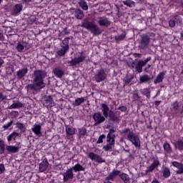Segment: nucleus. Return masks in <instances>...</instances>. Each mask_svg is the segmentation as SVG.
Masks as SVG:
<instances>
[{
  "label": "nucleus",
  "instance_id": "nucleus-55",
  "mask_svg": "<svg viewBox=\"0 0 183 183\" xmlns=\"http://www.w3.org/2000/svg\"><path fill=\"white\" fill-rule=\"evenodd\" d=\"M151 59H152V58L151 56H149L144 60H140V61H142L144 66H145L146 64H148V62H149V61H151Z\"/></svg>",
  "mask_w": 183,
  "mask_h": 183
},
{
  "label": "nucleus",
  "instance_id": "nucleus-54",
  "mask_svg": "<svg viewBox=\"0 0 183 183\" xmlns=\"http://www.w3.org/2000/svg\"><path fill=\"white\" fill-rule=\"evenodd\" d=\"M132 79H134V77H130V78H126V79L124 81V86H127L129 84H131L132 81Z\"/></svg>",
  "mask_w": 183,
  "mask_h": 183
},
{
  "label": "nucleus",
  "instance_id": "nucleus-52",
  "mask_svg": "<svg viewBox=\"0 0 183 183\" xmlns=\"http://www.w3.org/2000/svg\"><path fill=\"white\" fill-rule=\"evenodd\" d=\"M16 49L18 52H23L24 49H25V47L21 44L19 43L16 46Z\"/></svg>",
  "mask_w": 183,
  "mask_h": 183
},
{
  "label": "nucleus",
  "instance_id": "nucleus-45",
  "mask_svg": "<svg viewBox=\"0 0 183 183\" xmlns=\"http://www.w3.org/2000/svg\"><path fill=\"white\" fill-rule=\"evenodd\" d=\"M132 99H134V101H139V99H141V96H139V93H138L137 90L133 91Z\"/></svg>",
  "mask_w": 183,
  "mask_h": 183
},
{
  "label": "nucleus",
  "instance_id": "nucleus-34",
  "mask_svg": "<svg viewBox=\"0 0 183 183\" xmlns=\"http://www.w3.org/2000/svg\"><path fill=\"white\" fill-rule=\"evenodd\" d=\"M127 36V33L124 31L119 36H114V40L118 44V42H121V41H124L125 39V37Z\"/></svg>",
  "mask_w": 183,
  "mask_h": 183
},
{
  "label": "nucleus",
  "instance_id": "nucleus-47",
  "mask_svg": "<svg viewBox=\"0 0 183 183\" xmlns=\"http://www.w3.org/2000/svg\"><path fill=\"white\" fill-rule=\"evenodd\" d=\"M86 135V129L84 127H82L81 129H79V138H84Z\"/></svg>",
  "mask_w": 183,
  "mask_h": 183
},
{
  "label": "nucleus",
  "instance_id": "nucleus-18",
  "mask_svg": "<svg viewBox=\"0 0 183 183\" xmlns=\"http://www.w3.org/2000/svg\"><path fill=\"white\" fill-rule=\"evenodd\" d=\"M76 129L74 128L72 126H66V135L67 139H71L75 135Z\"/></svg>",
  "mask_w": 183,
  "mask_h": 183
},
{
  "label": "nucleus",
  "instance_id": "nucleus-39",
  "mask_svg": "<svg viewBox=\"0 0 183 183\" xmlns=\"http://www.w3.org/2000/svg\"><path fill=\"white\" fill-rule=\"evenodd\" d=\"M141 94H142V95H144L145 97H147V99H151V92L149 91V89L145 88L143 89L140 91Z\"/></svg>",
  "mask_w": 183,
  "mask_h": 183
},
{
  "label": "nucleus",
  "instance_id": "nucleus-28",
  "mask_svg": "<svg viewBox=\"0 0 183 183\" xmlns=\"http://www.w3.org/2000/svg\"><path fill=\"white\" fill-rule=\"evenodd\" d=\"M165 76V73L164 72H160L159 74L157 76L156 79L154 80V84H161L162 81H164V76Z\"/></svg>",
  "mask_w": 183,
  "mask_h": 183
},
{
  "label": "nucleus",
  "instance_id": "nucleus-27",
  "mask_svg": "<svg viewBox=\"0 0 183 183\" xmlns=\"http://www.w3.org/2000/svg\"><path fill=\"white\" fill-rule=\"evenodd\" d=\"M70 169H72V171H74V172H81V171H85V167H82V165H81L79 163H76Z\"/></svg>",
  "mask_w": 183,
  "mask_h": 183
},
{
  "label": "nucleus",
  "instance_id": "nucleus-30",
  "mask_svg": "<svg viewBox=\"0 0 183 183\" xmlns=\"http://www.w3.org/2000/svg\"><path fill=\"white\" fill-rule=\"evenodd\" d=\"M163 149H164L165 152H167V154H172V147H171V144L168 143V142H165L164 143Z\"/></svg>",
  "mask_w": 183,
  "mask_h": 183
},
{
  "label": "nucleus",
  "instance_id": "nucleus-13",
  "mask_svg": "<svg viewBox=\"0 0 183 183\" xmlns=\"http://www.w3.org/2000/svg\"><path fill=\"white\" fill-rule=\"evenodd\" d=\"M159 165V159H158V158L154 159L152 164L145 170V173L149 174V172H152V171H154L155 168H158Z\"/></svg>",
  "mask_w": 183,
  "mask_h": 183
},
{
  "label": "nucleus",
  "instance_id": "nucleus-58",
  "mask_svg": "<svg viewBox=\"0 0 183 183\" xmlns=\"http://www.w3.org/2000/svg\"><path fill=\"white\" fill-rule=\"evenodd\" d=\"M90 18L92 20H89V18H88L86 21V24H92L94 22V20H92L94 18V15L91 16Z\"/></svg>",
  "mask_w": 183,
  "mask_h": 183
},
{
  "label": "nucleus",
  "instance_id": "nucleus-59",
  "mask_svg": "<svg viewBox=\"0 0 183 183\" xmlns=\"http://www.w3.org/2000/svg\"><path fill=\"white\" fill-rule=\"evenodd\" d=\"M118 109H119V111H122V112H125L127 111V107L122 106V107H119Z\"/></svg>",
  "mask_w": 183,
  "mask_h": 183
},
{
  "label": "nucleus",
  "instance_id": "nucleus-24",
  "mask_svg": "<svg viewBox=\"0 0 183 183\" xmlns=\"http://www.w3.org/2000/svg\"><path fill=\"white\" fill-rule=\"evenodd\" d=\"M132 68L135 66V69L138 72V74H141V72H142V68H144V65L142 64L141 60H139V61L136 64L135 62L132 63Z\"/></svg>",
  "mask_w": 183,
  "mask_h": 183
},
{
  "label": "nucleus",
  "instance_id": "nucleus-19",
  "mask_svg": "<svg viewBox=\"0 0 183 183\" xmlns=\"http://www.w3.org/2000/svg\"><path fill=\"white\" fill-rule=\"evenodd\" d=\"M42 127L40 124H34L31 128L32 132L36 134V137L41 138L42 137Z\"/></svg>",
  "mask_w": 183,
  "mask_h": 183
},
{
  "label": "nucleus",
  "instance_id": "nucleus-53",
  "mask_svg": "<svg viewBox=\"0 0 183 183\" xmlns=\"http://www.w3.org/2000/svg\"><path fill=\"white\" fill-rule=\"evenodd\" d=\"M10 115L12 118H16L17 117H19V112L18 111H11Z\"/></svg>",
  "mask_w": 183,
  "mask_h": 183
},
{
  "label": "nucleus",
  "instance_id": "nucleus-12",
  "mask_svg": "<svg viewBox=\"0 0 183 183\" xmlns=\"http://www.w3.org/2000/svg\"><path fill=\"white\" fill-rule=\"evenodd\" d=\"M122 172L118 169H114L112 172L105 178V181H115V178H117V177H120Z\"/></svg>",
  "mask_w": 183,
  "mask_h": 183
},
{
  "label": "nucleus",
  "instance_id": "nucleus-3",
  "mask_svg": "<svg viewBox=\"0 0 183 183\" xmlns=\"http://www.w3.org/2000/svg\"><path fill=\"white\" fill-rule=\"evenodd\" d=\"M122 134H124V135L127 134L128 141H129L135 148L138 149L141 148V139L139 138V135L134 133L129 128L123 129Z\"/></svg>",
  "mask_w": 183,
  "mask_h": 183
},
{
  "label": "nucleus",
  "instance_id": "nucleus-38",
  "mask_svg": "<svg viewBox=\"0 0 183 183\" xmlns=\"http://www.w3.org/2000/svg\"><path fill=\"white\" fill-rule=\"evenodd\" d=\"M78 5H79V6H81V9H83V11H88V4H86V1H85V0H80L78 2Z\"/></svg>",
  "mask_w": 183,
  "mask_h": 183
},
{
  "label": "nucleus",
  "instance_id": "nucleus-14",
  "mask_svg": "<svg viewBox=\"0 0 183 183\" xmlns=\"http://www.w3.org/2000/svg\"><path fill=\"white\" fill-rule=\"evenodd\" d=\"M115 130L110 129L107 136V142H108V144H115Z\"/></svg>",
  "mask_w": 183,
  "mask_h": 183
},
{
  "label": "nucleus",
  "instance_id": "nucleus-17",
  "mask_svg": "<svg viewBox=\"0 0 183 183\" xmlns=\"http://www.w3.org/2000/svg\"><path fill=\"white\" fill-rule=\"evenodd\" d=\"M24 8V6H22V4H17L15 6H14L13 9L11 11V15L13 16H18L22 12V9Z\"/></svg>",
  "mask_w": 183,
  "mask_h": 183
},
{
  "label": "nucleus",
  "instance_id": "nucleus-9",
  "mask_svg": "<svg viewBox=\"0 0 183 183\" xmlns=\"http://www.w3.org/2000/svg\"><path fill=\"white\" fill-rule=\"evenodd\" d=\"M42 104L44 107L47 108V109L52 108V107H54V99L52 98V96H44Z\"/></svg>",
  "mask_w": 183,
  "mask_h": 183
},
{
  "label": "nucleus",
  "instance_id": "nucleus-32",
  "mask_svg": "<svg viewBox=\"0 0 183 183\" xmlns=\"http://www.w3.org/2000/svg\"><path fill=\"white\" fill-rule=\"evenodd\" d=\"M16 128H17V129H20L21 134H24V132L26 131V127H25V124L19 122H17L16 123Z\"/></svg>",
  "mask_w": 183,
  "mask_h": 183
},
{
  "label": "nucleus",
  "instance_id": "nucleus-60",
  "mask_svg": "<svg viewBox=\"0 0 183 183\" xmlns=\"http://www.w3.org/2000/svg\"><path fill=\"white\" fill-rule=\"evenodd\" d=\"M0 99H1V101H4V100L6 99V96H4V94L1 92H0Z\"/></svg>",
  "mask_w": 183,
  "mask_h": 183
},
{
  "label": "nucleus",
  "instance_id": "nucleus-22",
  "mask_svg": "<svg viewBox=\"0 0 183 183\" xmlns=\"http://www.w3.org/2000/svg\"><path fill=\"white\" fill-rule=\"evenodd\" d=\"M28 74V68L24 67L16 71V76L18 79H22Z\"/></svg>",
  "mask_w": 183,
  "mask_h": 183
},
{
  "label": "nucleus",
  "instance_id": "nucleus-11",
  "mask_svg": "<svg viewBox=\"0 0 183 183\" xmlns=\"http://www.w3.org/2000/svg\"><path fill=\"white\" fill-rule=\"evenodd\" d=\"M86 59V56H85V55H81L79 56H76L69 61L70 66H76V65L81 64V62H84V59Z\"/></svg>",
  "mask_w": 183,
  "mask_h": 183
},
{
  "label": "nucleus",
  "instance_id": "nucleus-26",
  "mask_svg": "<svg viewBox=\"0 0 183 183\" xmlns=\"http://www.w3.org/2000/svg\"><path fill=\"white\" fill-rule=\"evenodd\" d=\"M173 167L177 168V171L176 172L177 174H183V164L179 163L178 162H172Z\"/></svg>",
  "mask_w": 183,
  "mask_h": 183
},
{
  "label": "nucleus",
  "instance_id": "nucleus-63",
  "mask_svg": "<svg viewBox=\"0 0 183 183\" xmlns=\"http://www.w3.org/2000/svg\"><path fill=\"white\" fill-rule=\"evenodd\" d=\"M67 29H68V27H64V30H63V32H64L65 34H68Z\"/></svg>",
  "mask_w": 183,
  "mask_h": 183
},
{
  "label": "nucleus",
  "instance_id": "nucleus-1",
  "mask_svg": "<svg viewBox=\"0 0 183 183\" xmlns=\"http://www.w3.org/2000/svg\"><path fill=\"white\" fill-rule=\"evenodd\" d=\"M33 84L26 86L27 91H41L46 86L44 79L46 78V72L44 70H36L33 73Z\"/></svg>",
  "mask_w": 183,
  "mask_h": 183
},
{
  "label": "nucleus",
  "instance_id": "nucleus-31",
  "mask_svg": "<svg viewBox=\"0 0 183 183\" xmlns=\"http://www.w3.org/2000/svg\"><path fill=\"white\" fill-rule=\"evenodd\" d=\"M162 174L164 178H169V177H171V170H169V167H163Z\"/></svg>",
  "mask_w": 183,
  "mask_h": 183
},
{
  "label": "nucleus",
  "instance_id": "nucleus-8",
  "mask_svg": "<svg viewBox=\"0 0 183 183\" xmlns=\"http://www.w3.org/2000/svg\"><path fill=\"white\" fill-rule=\"evenodd\" d=\"M171 144L174 147V149L179 151L180 152H182L183 151V137H180L177 139H172Z\"/></svg>",
  "mask_w": 183,
  "mask_h": 183
},
{
  "label": "nucleus",
  "instance_id": "nucleus-37",
  "mask_svg": "<svg viewBox=\"0 0 183 183\" xmlns=\"http://www.w3.org/2000/svg\"><path fill=\"white\" fill-rule=\"evenodd\" d=\"M85 98L84 97H79L76 98L74 101V103L73 104V105L74 107H79V105H81V104H84L85 102Z\"/></svg>",
  "mask_w": 183,
  "mask_h": 183
},
{
  "label": "nucleus",
  "instance_id": "nucleus-2",
  "mask_svg": "<svg viewBox=\"0 0 183 183\" xmlns=\"http://www.w3.org/2000/svg\"><path fill=\"white\" fill-rule=\"evenodd\" d=\"M102 112H97L93 114V119L94 121V125H100L105 122V119L108 118V112H109V107L107 106V104L103 103L101 104Z\"/></svg>",
  "mask_w": 183,
  "mask_h": 183
},
{
  "label": "nucleus",
  "instance_id": "nucleus-43",
  "mask_svg": "<svg viewBox=\"0 0 183 183\" xmlns=\"http://www.w3.org/2000/svg\"><path fill=\"white\" fill-rule=\"evenodd\" d=\"M123 4L129 8H132V6H135V1L132 0H126L123 1Z\"/></svg>",
  "mask_w": 183,
  "mask_h": 183
},
{
  "label": "nucleus",
  "instance_id": "nucleus-25",
  "mask_svg": "<svg viewBox=\"0 0 183 183\" xmlns=\"http://www.w3.org/2000/svg\"><path fill=\"white\" fill-rule=\"evenodd\" d=\"M6 149L11 154H16L19 152V147H18L17 146H14V145L6 146Z\"/></svg>",
  "mask_w": 183,
  "mask_h": 183
},
{
  "label": "nucleus",
  "instance_id": "nucleus-46",
  "mask_svg": "<svg viewBox=\"0 0 183 183\" xmlns=\"http://www.w3.org/2000/svg\"><path fill=\"white\" fill-rule=\"evenodd\" d=\"M5 142L0 139V154H5Z\"/></svg>",
  "mask_w": 183,
  "mask_h": 183
},
{
  "label": "nucleus",
  "instance_id": "nucleus-61",
  "mask_svg": "<svg viewBox=\"0 0 183 183\" xmlns=\"http://www.w3.org/2000/svg\"><path fill=\"white\" fill-rule=\"evenodd\" d=\"M161 102H162V101H155L154 102L155 107H159V105L161 104Z\"/></svg>",
  "mask_w": 183,
  "mask_h": 183
},
{
  "label": "nucleus",
  "instance_id": "nucleus-35",
  "mask_svg": "<svg viewBox=\"0 0 183 183\" xmlns=\"http://www.w3.org/2000/svg\"><path fill=\"white\" fill-rule=\"evenodd\" d=\"M74 16L77 19H82V18H84V11L81 9H76L74 11Z\"/></svg>",
  "mask_w": 183,
  "mask_h": 183
},
{
  "label": "nucleus",
  "instance_id": "nucleus-4",
  "mask_svg": "<svg viewBox=\"0 0 183 183\" xmlns=\"http://www.w3.org/2000/svg\"><path fill=\"white\" fill-rule=\"evenodd\" d=\"M70 37H66L60 44L61 49H59L56 54L59 56H64L65 54L69 51V40Z\"/></svg>",
  "mask_w": 183,
  "mask_h": 183
},
{
  "label": "nucleus",
  "instance_id": "nucleus-23",
  "mask_svg": "<svg viewBox=\"0 0 183 183\" xmlns=\"http://www.w3.org/2000/svg\"><path fill=\"white\" fill-rule=\"evenodd\" d=\"M53 74L56 78H62V76H64V71L62 69L56 67L53 69Z\"/></svg>",
  "mask_w": 183,
  "mask_h": 183
},
{
  "label": "nucleus",
  "instance_id": "nucleus-49",
  "mask_svg": "<svg viewBox=\"0 0 183 183\" xmlns=\"http://www.w3.org/2000/svg\"><path fill=\"white\" fill-rule=\"evenodd\" d=\"M12 124H14V120H11L7 124H5L3 125V129L4 131H6V129H9L11 127H12Z\"/></svg>",
  "mask_w": 183,
  "mask_h": 183
},
{
  "label": "nucleus",
  "instance_id": "nucleus-7",
  "mask_svg": "<svg viewBox=\"0 0 183 183\" xmlns=\"http://www.w3.org/2000/svg\"><path fill=\"white\" fill-rule=\"evenodd\" d=\"M151 41V37L147 34L142 35L140 42L139 44V49H145Z\"/></svg>",
  "mask_w": 183,
  "mask_h": 183
},
{
  "label": "nucleus",
  "instance_id": "nucleus-64",
  "mask_svg": "<svg viewBox=\"0 0 183 183\" xmlns=\"http://www.w3.org/2000/svg\"><path fill=\"white\" fill-rule=\"evenodd\" d=\"M152 183H159V181H158V179H154L152 180Z\"/></svg>",
  "mask_w": 183,
  "mask_h": 183
},
{
  "label": "nucleus",
  "instance_id": "nucleus-21",
  "mask_svg": "<svg viewBox=\"0 0 183 183\" xmlns=\"http://www.w3.org/2000/svg\"><path fill=\"white\" fill-rule=\"evenodd\" d=\"M21 133L14 130L9 135L6 137L7 142H11V141H16V138L20 137Z\"/></svg>",
  "mask_w": 183,
  "mask_h": 183
},
{
  "label": "nucleus",
  "instance_id": "nucleus-40",
  "mask_svg": "<svg viewBox=\"0 0 183 183\" xmlns=\"http://www.w3.org/2000/svg\"><path fill=\"white\" fill-rule=\"evenodd\" d=\"M14 72H15V66H14V65L11 64L10 66L6 68V75H12Z\"/></svg>",
  "mask_w": 183,
  "mask_h": 183
},
{
  "label": "nucleus",
  "instance_id": "nucleus-41",
  "mask_svg": "<svg viewBox=\"0 0 183 183\" xmlns=\"http://www.w3.org/2000/svg\"><path fill=\"white\" fill-rule=\"evenodd\" d=\"M22 107H24V104L20 102H17L16 103H13L9 107V109H16L17 108H22Z\"/></svg>",
  "mask_w": 183,
  "mask_h": 183
},
{
  "label": "nucleus",
  "instance_id": "nucleus-44",
  "mask_svg": "<svg viewBox=\"0 0 183 183\" xmlns=\"http://www.w3.org/2000/svg\"><path fill=\"white\" fill-rule=\"evenodd\" d=\"M114 145L115 144H114L112 143H108L107 145L103 147V149L106 152H111V151H112V147H114Z\"/></svg>",
  "mask_w": 183,
  "mask_h": 183
},
{
  "label": "nucleus",
  "instance_id": "nucleus-33",
  "mask_svg": "<svg viewBox=\"0 0 183 183\" xmlns=\"http://www.w3.org/2000/svg\"><path fill=\"white\" fill-rule=\"evenodd\" d=\"M140 84H145L151 81V77L148 74H144L139 76Z\"/></svg>",
  "mask_w": 183,
  "mask_h": 183
},
{
  "label": "nucleus",
  "instance_id": "nucleus-29",
  "mask_svg": "<svg viewBox=\"0 0 183 183\" xmlns=\"http://www.w3.org/2000/svg\"><path fill=\"white\" fill-rule=\"evenodd\" d=\"M119 178H121L122 181L124 183H131V179H129V176L127 174V173L122 172V173H120Z\"/></svg>",
  "mask_w": 183,
  "mask_h": 183
},
{
  "label": "nucleus",
  "instance_id": "nucleus-42",
  "mask_svg": "<svg viewBox=\"0 0 183 183\" xmlns=\"http://www.w3.org/2000/svg\"><path fill=\"white\" fill-rule=\"evenodd\" d=\"M169 24H181V18L179 16H175L169 20Z\"/></svg>",
  "mask_w": 183,
  "mask_h": 183
},
{
  "label": "nucleus",
  "instance_id": "nucleus-10",
  "mask_svg": "<svg viewBox=\"0 0 183 183\" xmlns=\"http://www.w3.org/2000/svg\"><path fill=\"white\" fill-rule=\"evenodd\" d=\"M88 158H89L91 161H94L95 162H98V164H102L105 162V159H103L102 157H101V155L95 154L92 152L89 153Z\"/></svg>",
  "mask_w": 183,
  "mask_h": 183
},
{
  "label": "nucleus",
  "instance_id": "nucleus-36",
  "mask_svg": "<svg viewBox=\"0 0 183 183\" xmlns=\"http://www.w3.org/2000/svg\"><path fill=\"white\" fill-rule=\"evenodd\" d=\"M172 111L174 112V115H177L178 114V109H179V103L178 101H175L172 104Z\"/></svg>",
  "mask_w": 183,
  "mask_h": 183
},
{
  "label": "nucleus",
  "instance_id": "nucleus-20",
  "mask_svg": "<svg viewBox=\"0 0 183 183\" xmlns=\"http://www.w3.org/2000/svg\"><path fill=\"white\" fill-rule=\"evenodd\" d=\"M48 165L49 163L48 162V159L44 158L42 162L39 164V169L40 172H45L46 169H48Z\"/></svg>",
  "mask_w": 183,
  "mask_h": 183
},
{
  "label": "nucleus",
  "instance_id": "nucleus-48",
  "mask_svg": "<svg viewBox=\"0 0 183 183\" xmlns=\"http://www.w3.org/2000/svg\"><path fill=\"white\" fill-rule=\"evenodd\" d=\"M98 24H109V21L107 17H99L97 20Z\"/></svg>",
  "mask_w": 183,
  "mask_h": 183
},
{
  "label": "nucleus",
  "instance_id": "nucleus-16",
  "mask_svg": "<svg viewBox=\"0 0 183 183\" xmlns=\"http://www.w3.org/2000/svg\"><path fill=\"white\" fill-rule=\"evenodd\" d=\"M69 179H74V172L72 169H68L66 172L63 173L64 182H68Z\"/></svg>",
  "mask_w": 183,
  "mask_h": 183
},
{
  "label": "nucleus",
  "instance_id": "nucleus-56",
  "mask_svg": "<svg viewBox=\"0 0 183 183\" xmlns=\"http://www.w3.org/2000/svg\"><path fill=\"white\" fill-rule=\"evenodd\" d=\"M115 11H116V14L117 15V16L119 18V16H122V13H121L120 9H119V7L118 6H116Z\"/></svg>",
  "mask_w": 183,
  "mask_h": 183
},
{
  "label": "nucleus",
  "instance_id": "nucleus-6",
  "mask_svg": "<svg viewBox=\"0 0 183 183\" xmlns=\"http://www.w3.org/2000/svg\"><path fill=\"white\" fill-rule=\"evenodd\" d=\"M107 70L104 68L98 69L94 74V80L96 82H102L107 79Z\"/></svg>",
  "mask_w": 183,
  "mask_h": 183
},
{
  "label": "nucleus",
  "instance_id": "nucleus-62",
  "mask_svg": "<svg viewBox=\"0 0 183 183\" xmlns=\"http://www.w3.org/2000/svg\"><path fill=\"white\" fill-rule=\"evenodd\" d=\"M4 65V59H2V57H0V66H2Z\"/></svg>",
  "mask_w": 183,
  "mask_h": 183
},
{
  "label": "nucleus",
  "instance_id": "nucleus-57",
  "mask_svg": "<svg viewBox=\"0 0 183 183\" xmlns=\"http://www.w3.org/2000/svg\"><path fill=\"white\" fill-rule=\"evenodd\" d=\"M4 172H5V165L0 164V175L1 174H4Z\"/></svg>",
  "mask_w": 183,
  "mask_h": 183
},
{
  "label": "nucleus",
  "instance_id": "nucleus-5",
  "mask_svg": "<svg viewBox=\"0 0 183 183\" xmlns=\"http://www.w3.org/2000/svg\"><path fill=\"white\" fill-rule=\"evenodd\" d=\"M81 26L87 29V31L91 32V34H92L94 36H98V35H101V34H102V30H101V29H99V27H98L97 24H82Z\"/></svg>",
  "mask_w": 183,
  "mask_h": 183
},
{
  "label": "nucleus",
  "instance_id": "nucleus-15",
  "mask_svg": "<svg viewBox=\"0 0 183 183\" xmlns=\"http://www.w3.org/2000/svg\"><path fill=\"white\" fill-rule=\"evenodd\" d=\"M108 118L109 121H112V122H114V124H118L119 122V117H118L116 113L112 111L109 110V112H108Z\"/></svg>",
  "mask_w": 183,
  "mask_h": 183
},
{
  "label": "nucleus",
  "instance_id": "nucleus-50",
  "mask_svg": "<svg viewBox=\"0 0 183 183\" xmlns=\"http://www.w3.org/2000/svg\"><path fill=\"white\" fill-rule=\"evenodd\" d=\"M27 22L29 24H34V22H36V16L32 15L27 18Z\"/></svg>",
  "mask_w": 183,
  "mask_h": 183
},
{
  "label": "nucleus",
  "instance_id": "nucleus-51",
  "mask_svg": "<svg viewBox=\"0 0 183 183\" xmlns=\"http://www.w3.org/2000/svg\"><path fill=\"white\" fill-rule=\"evenodd\" d=\"M105 138H107V136H105V134H101L99 137L98 140L97 141V144H102V142H104V139H105Z\"/></svg>",
  "mask_w": 183,
  "mask_h": 183
}]
</instances>
